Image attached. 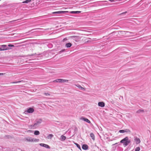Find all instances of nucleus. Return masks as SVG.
I'll list each match as a JSON object with an SVG mask.
<instances>
[{"label": "nucleus", "instance_id": "nucleus-2", "mask_svg": "<svg viewBox=\"0 0 151 151\" xmlns=\"http://www.w3.org/2000/svg\"><path fill=\"white\" fill-rule=\"evenodd\" d=\"M130 142V141L128 139V138L127 137H126L120 141V142L123 143L124 145L125 146L127 145Z\"/></svg>", "mask_w": 151, "mask_h": 151}, {"label": "nucleus", "instance_id": "nucleus-19", "mask_svg": "<svg viewBox=\"0 0 151 151\" xmlns=\"http://www.w3.org/2000/svg\"><path fill=\"white\" fill-rule=\"evenodd\" d=\"M90 136L94 140L95 137L93 134V133H91L90 134Z\"/></svg>", "mask_w": 151, "mask_h": 151}, {"label": "nucleus", "instance_id": "nucleus-4", "mask_svg": "<svg viewBox=\"0 0 151 151\" xmlns=\"http://www.w3.org/2000/svg\"><path fill=\"white\" fill-rule=\"evenodd\" d=\"M9 49L6 45H2L0 46V51H4Z\"/></svg>", "mask_w": 151, "mask_h": 151}, {"label": "nucleus", "instance_id": "nucleus-13", "mask_svg": "<svg viewBox=\"0 0 151 151\" xmlns=\"http://www.w3.org/2000/svg\"><path fill=\"white\" fill-rule=\"evenodd\" d=\"M67 12H68L67 11H58V12H53L52 13V14H60V13H65Z\"/></svg>", "mask_w": 151, "mask_h": 151}, {"label": "nucleus", "instance_id": "nucleus-6", "mask_svg": "<svg viewBox=\"0 0 151 151\" xmlns=\"http://www.w3.org/2000/svg\"><path fill=\"white\" fill-rule=\"evenodd\" d=\"M75 86L77 87L78 88H80L81 90L83 91H86V88L83 87L81 86L79 84H75L74 85Z\"/></svg>", "mask_w": 151, "mask_h": 151}, {"label": "nucleus", "instance_id": "nucleus-32", "mask_svg": "<svg viewBox=\"0 0 151 151\" xmlns=\"http://www.w3.org/2000/svg\"><path fill=\"white\" fill-rule=\"evenodd\" d=\"M27 132H32V130H28L27 131Z\"/></svg>", "mask_w": 151, "mask_h": 151}, {"label": "nucleus", "instance_id": "nucleus-17", "mask_svg": "<svg viewBox=\"0 0 151 151\" xmlns=\"http://www.w3.org/2000/svg\"><path fill=\"white\" fill-rule=\"evenodd\" d=\"M53 137V135L52 134H50L48 135L47 137V139H51L52 137Z\"/></svg>", "mask_w": 151, "mask_h": 151}, {"label": "nucleus", "instance_id": "nucleus-3", "mask_svg": "<svg viewBox=\"0 0 151 151\" xmlns=\"http://www.w3.org/2000/svg\"><path fill=\"white\" fill-rule=\"evenodd\" d=\"M25 140L29 142H38L39 140L35 138H33L29 137L25 138Z\"/></svg>", "mask_w": 151, "mask_h": 151}, {"label": "nucleus", "instance_id": "nucleus-34", "mask_svg": "<svg viewBox=\"0 0 151 151\" xmlns=\"http://www.w3.org/2000/svg\"><path fill=\"white\" fill-rule=\"evenodd\" d=\"M5 73H0V76L3 75Z\"/></svg>", "mask_w": 151, "mask_h": 151}, {"label": "nucleus", "instance_id": "nucleus-24", "mask_svg": "<svg viewBox=\"0 0 151 151\" xmlns=\"http://www.w3.org/2000/svg\"><path fill=\"white\" fill-rule=\"evenodd\" d=\"M144 111L142 109H139L137 111V113H140L141 112H144Z\"/></svg>", "mask_w": 151, "mask_h": 151}, {"label": "nucleus", "instance_id": "nucleus-20", "mask_svg": "<svg viewBox=\"0 0 151 151\" xmlns=\"http://www.w3.org/2000/svg\"><path fill=\"white\" fill-rule=\"evenodd\" d=\"M40 134V132L38 130H36L34 132V134L35 135H38Z\"/></svg>", "mask_w": 151, "mask_h": 151}, {"label": "nucleus", "instance_id": "nucleus-29", "mask_svg": "<svg viewBox=\"0 0 151 151\" xmlns=\"http://www.w3.org/2000/svg\"><path fill=\"white\" fill-rule=\"evenodd\" d=\"M68 81V80H65V79H63V81H62L63 83L67 82Z\"/></svg>", "mask_w": 151, "mask_h": 151}, {"label": "nucleus", "instance_id": "nucleus-21", "mask_svg": "<svg viewBox=\"0 0 151 151\" xmlns=\"http://www.w3.org/2000/svg\"><path fill=\"white\" fill-rule=\"evenodd\" d=\"M81 12L80 11H71L70 12V13L71 14H77Z\"/></svg>", "mask_w": 151, "mask_h": 151}, {"label": "nucleus", "instance_id": "nucleus-22", "mask_svg": "<svg viewBox=\"0 0 151 151\" xmlns=\"http://www.w3.org/2000/svg\"><path fill=\"white\" fill-rule=\"evenodd\" d=\"M31 1V0H26L25 1H23L22 2V3H28L30 2Z\"/></svg>", "mask_w": 151, "mask_h": 151}, {"label": "nucleus", "instance_id": "nucleus-1", "mask_svg": "<svg viewBox=\"0 0 151 151\" xmlns=\"http://www.w3.org/2000/svg\"><path fill=\"white\" fill-rule=\"evenodd\" d=\"M42 122V119H37L35 120L34 124L29 125L28 127L30 129H36L38 127Z\"/></svg>", "mask_w": 151, "mask_h": 151}, {"label": "nucleus", "instance_id": "nucleus-18", "mask_svg": "<svg viewBox=\"0 0 151 151\" xmlns=\"http://www.w3.org/2000/svg\"><path fill=\"white\" fill-rule=\"evenodd\" d=\"M72 46V44L70 43H67L65 44V46L67 47H69Z\"/></svg>", "mask_w": 151, "mask_h": 151}, {"label": "nucleus", "instance_id": "nucleus-33", "mask_svg": "<svg viewBox=\"0 0 151 151\" xmlns=\"http://www.w3.org/2000/svg\"><path fill=\"white\" fill-rule=\"evenodd\" d=\"M21 81H17V82H13V83H19V82H20Z\"/></svg>", "mask_w": 151, "mask_h": 151}, {"label": "nucleus", "instance_id": "nucleus-8", "mask_svg": "<svg viewBox=\"0 0 151 151\" xmlns=\"http://www.w3.org/2000/svg\"><path fill=\"white\" fill-rule=\"evenodd\" d=\"M80 119L81 120H83L84 121H85L88 123H91V122L89 120L83 117H81L80 118Z\"/></svg>", "mask_w": 151, "mask_h": 151}, {"label": "nucleus", "instance_id": "nucleus-30", "mask_svg": "<svg viewBox=\"0 0 151 151\" xmlns=\"http://www.w3.org/2000/svg\"><path fill=\"white\" fill-rule=\"evenodd\" d=\"M8 46L9 47H14V45H8Z\"/></svg>", "mask_w": 151, "mask_h": 151}, {"label": "nucleus", "instance_id": "nucleus-28", "mask_svg": "<svg viewBox=\"0 0 151 151\" xmlns=\"http://www.w3.org/2000/svg\"><path fill=\"white\" fill-rule=\"evenodd\" d=\"M44 94L46 96H50V94L48 93H45Z\"/></svg>", "mask_w": 151, "mask_h": 151}, {"label": "nucleus", "instance_id": "nucleus-7", "mask_svg": "<svg viewBox=\"0 0 151 151\" xmlns=\"http://www.w3.org/2000/svg\"><path fill=\"white\" fill-rule=\"evenodd\" d=\"M134 140L136 144H138L140 142V139L139 138H137V137H134Z\"/></svg>", "mask_w": 151, "mask_h": 151}, {"label": "nucleus", "instance_id": "nucleus-35", "mask_svg": "<svg viewBox=\"0 0 151 151\" xmlns=\"http://www.w3.org/2000/svg\"><path fill=\"white\" fill-rule=\"evenodd\" d=\"M126 13H127V12H123V13H121V14H125Z\"/></svg>", "mask_w": 151, "mask_h": 151}, {"label": "nucleus", "instance_id": "nucleus-37", "mask_svg": "<svg viewBox=\"0 0 151 151\" xmlns=\"http://www.w3.org/2000/svg\"><path fill=\"white\" fill-rule=\"evenodd\" d=\"M116 144H117V143H115V144H114V145Z\"/></svg>", "mask_w": 151, "mask_h": 151}, {"label": "nucleus", "instance_id": "nucleus-11", "mask_svg": "<svg viewBox=\"0 0 151 151\" xmlns=\"http://www.w3.org/2000/svg\"><path fill=\"white\" fill-rule=\"evenodd\" d=\"M34 111L33 108H29L27 109V112L29 113H32Z\"/></svg>", "mask_w": 151, "mask_h": 151}, {"label": "nucleus", "instance_id": "nucleus-9", "mask_svg": "<svg viewBox=\"0 0 151 151\" xmlns=\"http://www.w3.org/2000/svg\"><path fill=\"white\" fill-rule=\"evenodd\" d=\"M98 105L99 106L103 107L105 106V103L103 102H99L98 103Z\"/></svg>", "mask_w": 151, "mask_h": 151}, {"label": "nucleus", "instance_id": "nucleus-16", "mask_svg": "<svg viewBox=\"0 0 151 151\" xmlns=\"http://www.w3.org/2000/svg\"><path fill=\"white\" fill-rule=\"evenodd\" d=\"M66 137L63 135H62L60 138V140L62 141H63L66 139Z\"/></svg>", "mask_w": 151, "mask_h": 151}, {"label": "nucleus", "instance_id": "nucleus-10", "mask_svg": "<svg viewBox=\"0 0 151 151\" xmlns=\"http://www.w3.org/2000/svg\"><path fill=\"white\" fill-rule=\"evenodd\" d=\"M40 145L41 146H42V147H45L47 148H50V146L48 145L45 144L41 143L40 144Z\"/></svg>", "mask_w": 151, "mask_h": 151}, {"label": "nucleus", "instance_id": "nucleus-25", "mask_svg": "<svg viewBox=\"0 0 151 151\" xmlns=\"http://www.w3.org/2000/svg\"><path fill=\"white\" fill-rule=\"evenodd\" d=\"M140 150V148L139 147H136L135 149V151H139Z\"/></svg>", "mask_w": 151, "mask_h": 151}, {"label": "nucleus", "instance_id": "nucleus-12", "mask_svg": "<svg viewBox=\"0 0 151 151\" xmlns=\"http://www.w3.org/2000/svg\"><path fill=\"white\" fill-rule=\"evenodd\" d=\"M63 79H58L55 80L53 81V82H57L62 83V82Z\"/></svg>", "mask_w": 151, "mask_h": 151}, {"label": "nucleus", "instance_id": "nucleus-5", "mask_svg": "<svg viewBox=\"0 0 151 151\" xmlns=\"http://www.w3.org/2000/svg\"><path fill=\"white\" fill-rule=\"evenodd\" d=\"M71 37L77 42L79 41L81 39V38L79 36H71Z\"/></svg>", "mask_w": 151, "mask_h": 151}, {"label": "nucleus", "instance_id": "nucleus-26", "mask_svg": "<svg viewBox=\"0 0 151 151\" xmlns=\"http://www.w3.org/2000/svg\"><path fill=\"white\" fill-rule=\"evenodd\" d=\"M75 144L76 145V146L79 149H80L81 150V147L79 145H78V144L77 143H76Z\"/></svg>", "mask_w": 151, "mask_h": 151}, {"label": "nucleus", "instance_id": "nucleus-27", "mask_svg": "<svg viewBox=\"0 0 151 151\" xmlns=\"http://www.w3.org/2000/svg\"><path fill=\"white\" fill-rule=\"evenodd\" d=\"M119 132L120 133H124L125 131L124 130H120L119 131Z\"/></svg>", "mask_w": 151, "mask_h": 151}, {"label": "nucleus", "instance_id": "nucleus-14", "mask_svg": "<svg viewBox=\"0 0 151 151\" xmlns=\"http://www.w3.org/2000/svg\"><path fill=\"white\" fill-rule=\"evenodd\" d=\"M121 33L122 34H126L127 33H129L128 35H129V34H132L133 33L128 31H121Z\"/></svg>", "mask_w": 151, "mask_h": 151}, {"label": "nucleus", "instance_id": "nucleus-36", "mask_svg": "<svg viewBox=\"0 0 151 151\" xmlns=\"http://www.w3.org/2000/svg\"><path fill=\"white\" fill-rule=\"evenodd\" d=\"M64 50H63L61 51H60V52H63V51H64Z\"/></svg>", "mask_w": 151, "mask_h": 151}, {"label": "nucleus", "instance_id": "nucleus-15", "mask_svg": "<svg viewBox=\"0 0 151 151\" xmlns=\"http://www.w3.org/2000/svg\"><path fill=\"white\" fill-rule=\"evenodd\" d=\"M88 146L86 145H83L82 146V149L84 150H87L88 148Z\"/></svg>", "mask_w": 151, "mask_h": 151}, {"label": "nucleus", "instance_id": "nucleus-23", "mask_svg": "<svg viewBox=\"0 0 151 151\" xmlns=\"http://www.w3.org/2000/svg\"><path fill=\"white\" fill-rule=\"evenodd\" d=\"M125 132L130 133L131 132L130 130L129 129H124Z\"/></svg>", "mask_w": 151, "mask_h": 151}, {"label": "nucleus", "instance_id": "nucleus-31", "mask_svg": "<svg viewBox=\"0 0 151 151\" xmlns=\"http://www.w3.org/2000/svg\"><path fill=\"white\" fill-rule=\"evenodd\" d=\"M109 1H110L111 2H112L113 1H116V0H109Z\"/></svg>", "mask_w": 151, "mask_h": 151}]
</instances>
